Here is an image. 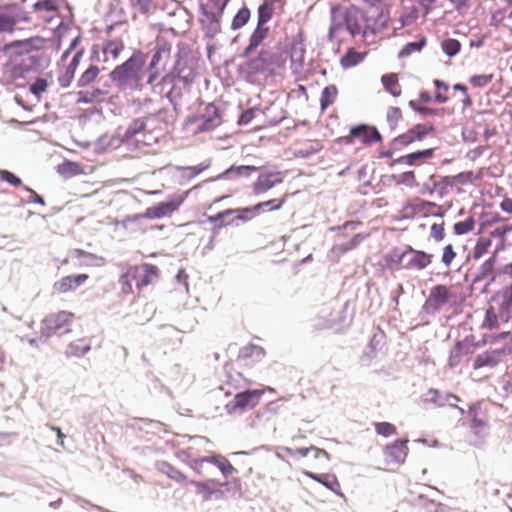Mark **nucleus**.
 <instances>
[{
	"label": "nucleus",
	"instance_id": "obj_12",
	"mask_svg": "<svg viewBox=\"0 0 512 512\" xmlns=\"http://www.w3.org/2000/svg\"><path fill=\"white\" fill-rule=\"evenodd\" d=\"M377 10L376 16H369L366 19V25L363 26L362 36L368 37L369 35H376L381 30L388 27L389 23V11L382 4L380 7L375 8Z\"/></svg>",
	"mask_w": 512,
	"mask_h": 512
},
{
	"label": "nucleus",
	"instance_id": "obj_20",
	"mask_svg": "<svg viewBox=\"0 0 512 512\" xmlns=\"http://www.w3.org/2000/svg\"><path fill=\"white\" fill-rule=\"evenodd\" d=\"M280 173H260L253 184V194L261 195L282 183Z\"/></svg>",
	"mask_w": 512,
	"mask_h": 512
},
{
	"label": "nucleus",
	"instance_id": "obj_64",
	"mask_svg": "<svg viewBox=\"0 0 512 512\" xmlns=\"http://www.w3.org/2000/svg\"><path fill=\"white\" fill-rule=\"evenodd\" d=\"M480 220L481 223L479 233H482L483 230L486 229L487 227H490L495 223L504 221V218L501 217L499 213L482 212L480 215Z\"/></svg>",
	"mask_w": 512,
	"mask_h": 512
},
{
	"label": "nucleus",
	"instance_id": "obj_63",
	"mask_svg": "<svg viewBox=\"0 0 512 512\" xmlns=\"http://www.w3.org/2000/svg\"><path fill=\"white\" fill-rule=\"evenodd\" d=\"M475 227V220L472 216L466 218L464 221L456 222L453 225V232L457 236L465 235L471 232Z\"/></svg>",
	"mask_w": 512,
	"mask_h": 512
},
{
	"label": "nucleus",
	"instance_id": "obj_24",
	"mask_svg": "<svg viewBox=\"0 0 512 512\" xmlns=\"http://www.w3.org/2000/svg\"><path fill=\"white\" fill-rule=\"evenodd\" d=\"M344 7L340 4L332 5L330 8V26L328 30L327 38L330 42L335 39V34L345 27L344 22Z\"/></svg>",
	"mask_w": 512,
	"mask_h": 512
},
{
	"label": "nucleus",
	"instance_id": "obj_17",
	"mask_svg": "<svg viewBox=\"0 0 512 512\" xmlns=\"http://www.w3.org/2000/svg\"><path fill=\"white\" fill-rule=\"evenodd\" d=\"M161 85L163 89H167L165 97L176 110L178 101L182 99L183 92L186 91V88H184L182 82L178 81L174 76H164Z\"/></svg>",
	"mask_w": 512,
	"mask_h": 512
},
{
	"label": "nucleus",
	"instance_id": "obj_61",
	"mask_svg": "<svg viewBox=\"0 0 512 512\" xmlns=\"http://www.w3.org/2000/svg\"><path fill=\"white\" fill-rule=\"evenodd\" d=\"M78 66L79 65L75 64L72 61L69 62L65 69V72L58 77V83L60 87L67 88L71 85Z\"/></svg>",
	"mask_w": 512,
	"mask_h": 512
},
{
	"label": "nucleus",
	"instance_id": "obj_3",
	"mask_svg": "<svg viewBox=\"0 0 512 512\" xmlns=\"http://www.w3.org/2000/svg\"><path fill=\"white\" fill-rule=\"evenodd\" d=\"M190 49L187 44L179 42L177 45V52L175 54V61L173 67L165 76H174V78L181 81L183 87L186 88V91L189 92L191 86L193 85L196 72L194 68L189 65L188 55Z\"/></svg>",
	"mask_w": 512,
	"mask_h": 512
},
{
	"label": "nucleus",
	"instance_id": "obj_18",
	"mask_svg": "<svg viewBox=\"0 0 512 512\" xmlns=\"http://www.w3.org/2000/svg\"><path fill=\"white\" fill-rule=\"evenodd\" d=\"M507 351L508 349L503 347L488 350L476 355L472 365L473 369L478 370L483 367L493 368L497 366L501 362L502 356L507 354Z\"/></svg>",
	"mask_w": 512,
	"mask_h": 512
},
{
	"label": "nucleus",
	"instance_id": "obj_49",
	"mask_svg": "<svg viewBox=\"0 0 512 512\" xmlns=\"http://www.w3.org/2000/svg\"><path fill=\"white\" fill-rule=\"evenodd\" d=\"M492 241L489 238L480 237L477 239L476 244L473 248L472 255H468L465 263L470 261L472 257L475 260L480 259L485 253L488 252V249L491 247Z\"/></svg>",
	"mask_w": 512,
	"mask_h": 512
},
{
	"label": "nucleus",
	"instance_id": "obj_2",
	"mask_svg": "<svg viewBox=\"0 0 512 512\" xmlns=\"http://www.w3.org/2000/svg\"><path fill=\"white\" fill-rule=\"evenodd\" d=\"M145 64V56L141 51H135L122 64L117 65L109 74L111 81L118 87L138 79V74Z\"/></svg>",
	"mask_w": 512,
	"mask_h": 512
},
{
	"label": "nucleus",
	"instance_id": "obj_40",
	"mask_svg": "<svg viewBox=\"0 0 512 512\" xmlns=\"http://www.w3.org/2000/svg\"><path fill=\"white\" fill-rule=\"evenodd\" d=\"M338 88L334 84H330L325 86L322 89L321 97H320V108L321 111H325L329 106H331L337 98Z\"/></svg>",
	"mask_w": 512,
	"mask_h": 512
},
{
	"label": "nucleus",
	"instance_id": "obj_38",
	"mask_svg": "<svg viewBox=\"0 0 512 512\" xmlns=\"http://www.w3.org/2000/svg\"><path fill=\"white\" fill-rule=\"evenodd\" d=\"M233 215L235 217L227 223L228 225L238 226L239 221L246 223L257 217L254 206L233 208Z\"/></svg>",
	"mask_w": 512,
	"mask_h": 512
},
{
	"label": "nucleus",
	"instance_id": "obj_62",
	"mask_svg": "<svg viewBox=\"0 0 512 512\" xmlns=\"http://www.w3.org/2000/svg\"><path fill=\"white\" fill-rule=\"evenodd\" d=\"M81 166L78 162L65 160L58 166V172L63 176H76L81 172Z\"/></svg>",
	"mask_w": 512,
	"mask_h": 512
},
{
	"label": "nucleus",
	"instance_id": "obj_9",
	"mask_svg": "<svg viewBox=\"0 0 512 512\" xmlns=\"http://www.w3.org/2000/svg\"><path fill=\"white\" fill-rule=\"evenodd\" d=\"M343 18L345 29L351 36L362 35L363 28L361 27V23L363 22V24L366 25V19H368L366 11L355 4H351L347 8H344Z\"/></svg>",
	"mask_w": 512,
	"mask_h": 512
},
{
	"label": "nucleus",
	"instance_id": "obj_31",
	"mask_svg": "<svg viewBox=\"0 0 512 512\" xmlns=\"http://www.w3.org/2000/svg\"><path fill=\"white\" fill-rule=\"evenodd\" d=\"M497 263V258L495 256H490L487 258L478 268V272L474 274L471 279L472 284H477L482 280L486 279L490 274L496 270L495 266Z\"/></svg>",
	"mask_w": 512,
	"mask_h": 512
},
{
	"label": "nucleus",
	"instance_id": "obj_50",
	"mask_svg": "<svg viewBox=\"0 0 512 512\" xmlns=\"http://www.w3.org/2000/svg\"><path fill=\"white\" fill-rule=\"evenodd\" d=\"M250 17L251 11L246 5H244L234 15L231 22V29L234 31L241 29L248 23Z\"/></svg>",
	"mask_w": 512,
	"mask_h": 512
},
{
	"label": "nucleus",
	"instance_id": "obj_36",
	"mask_svg": "<svg viewBox=\"0 0 512 512\" xmlns=\"http://www.w3.org/2000/svg\"><path fill=\"white\" fill-rule=\"evenodd\" d=\"M262 113L266 118V123L269 126H276L286 118V111L281 107H276L274 104L266 107Z\"/></svg>",
	"mask_w": 512,
	"mask_h": 512
},
{
	"label": "nucleus",
	"instance_id": "obj_11",
	"mask_svg": "<svg viewBox=\"0 0 512 512\" xmlns=\"http://www.w3.org/2000/svg\"><path fill=\"white\" fill-rule=\"evenodd\" d=\"M434 255L423 250L414 249L412 246H406V262L402 265V269L407 270H423L428 267L433 260Z\"/></svg>",
	"mask_w": 512,
	"mask_h": 512
},
{
	"label": "nucleus",
	"instance_id": "obj_28",
	"mask_svg": "<svg viewBox=\"0 0 512 512\" xmlns=\"http://www.w3.org/2000/svg\"><path fill=\"white\" fill-rule=\"evenodd\" d=\"M468 417L470 418V429L475 433L479 434L480 430L484 428L485 421L481 418L482 410L479 402L472 403L468 406L467 411Z\"/></svg>",
	"mask_w": 512,
	"mask_h": 512
},
{
	"label": "nucleus",
	"instance_id": "obj_54",
	"mask_svg": "<svg viewBox=\"0 0 512 512\" xmlns=\"http://www.w3.org/2000/svg\"><path fill=\"white\" fill-rule=\"evenodd\" d=\"M211 165L210 161L202 162L195 166H176L175 169L177 171H193V174H181V177L184 178L187 182L194 179L197 175L208 169Z\"/></svg>",
	"mask_w": 512,
	"mask_h": 512
},
{
	"label": "nucleus",
	"instance_id": "obj_16",
	"mask_svg": "<svg viewBox=\"0 0 512 512\" xmlns=\"http://www.w3.org/2000/svg\"><path fill=\"white\" fill-rule=\"evenodd\" d=\"M498 299H501L499 316L503 321L508 322L512 318V282L496 291L491 297L493 302Z\"/></svg>",
	"mask_w": 512,
	"mask_h": 512
},
{
	"label": "nucleus",
	"instance_id": "obj_4",
	"mask_svg": "<svg viewBox=\"0 0 512 512\" xmlns=\"http://www.w3.org/2000/svg\"><path fill=\"white\" fill-rule=\"evenodd\" d=\"M263 393V390L260 389H246L236 393L234 398L225 405L227 414L242 415L253 409L260 402Z\"/></svg>",
	"mask_w": 512,
	"mask_h": 512
},
{
	"label": "nucleus",
	"instance_id": "obj_26",
	"mask_svg": "<svg viewBox=\"0 0 512 512\" xmlns=\"http://www.w3.org/2000/svg\"><path fill=\"white\" fill-rule=\"evenodd\" d=\"M147 127V118H135L133 119L125 132L120 135L119 144H127L131 139H133L136 135L142 133L146 130Z\"/></svg>",
	"mask_w": 512,
	"mask_h": 512
},
{
	"label": "nucleus",
	"instance_id": "obj_41",
	"mask_svg": "<svg viewBox=\"0 0 512 512\" xmlns=\"http://www.w3.org/2000/svg\"><path fill=\"white\" fill-rule=\"evenodd\" d=\"M369 129H366L362 136L356 137L362 145L370 146L374 143H380L383 140L381 133L378 128L374 125L367 124Z\"/></svg>",
	"mask_w": 512,
	"mask_h": 512
},
{
	"label": "nucleus",
	"instance_id": "obj_14",
	"mask_svg": "<svg viewBox=\"0 0 512 512\" xmlns=\"http://www.w3.org/2000/svg\"><path fill=\"white\" fill-rule=\"evenodd\" d=\"M273 63L274 54L267 49H261L256 57L246 61L245 67L249 75H258L265 73Z\"/></svg>",
	"mask_w": 512,
	"mask_h": 512
},
{
	"label": "nucleus",
	"instance_id": "obj_21",
	"mask_svg": "<svg viewBox=\"0 0 512 512\" xmlns=\"http://www.w3.org/2000/svg\"><path fill=\"white\" fill-rule=\"evenodd\" d=\"M303 475L306 477L320 483L324 487H326L328 490L332 491L336 495L340 497H344V494L340 490V483L334 474L330 473H314L308 470L303 471Z\"/></svg>",
	"mask_w": 512,
	"mask_h": 512
},
{
	"label": "nucleus",
	"instance_id": "obj_35",
	"mask_svg": "<svg viewBox=\"0 0 512 512\" xmlns=\"http://www.w3.org/2000/svg\"><path fill=\"white\" fill-rule=\"evenodd\" d=\"M207 463L215 465L224 477H228L237 472L232 464L220 454L207 456Z\"/></svg>",
	"mask_w": 512,
	"mask_h": 512
},
{
	"label": "nucleus",
	"instance_id": "obj_53",
	"mask_svg": "<svg viewBox=\"0 0 512 512\" xmlns=\"http://www.w3.org/2000/svg\"><path fill=\"white\" fill-rule=\"evenodd\" d=\"M100 70L96 65H90L78 78L77 87L83 88L95 81Z\"/></svg>",
	"mask_w": 512,
	"mask_h": 512
},
{
	"label": "nucleus",
	"instance_id": "obj_57",
	"mask_svg": "<svg viewBox=\"0 0 512 512\" xmlns=\"http://www.w3.org/2000/svg\"><path fill=\"white\" fill-rule=\"evenodd\" d=\"M390 178L397 185H405L411 188L418 186V183L415 180V172L413 170L405 171L401 174H392Z\"/></svg>",
	"mask_w": 512,
	"mask_h": 512
},
{
	"label": "nucleus",
	"instance_id": "obj_42",
	"mask_svg": "<svg viewBox=\"0 0 512 512\" xmlns=\"http://www.w3.org/2000/svg\"><path fill=\"white\" fill-rule=\"evenodd\" d=\"M404 261H406V248L404 250L394 248L385 255V262L390 269L402 268Z\"/></svg>",
	"mask_w": 512,
	"mask_h": 512
},
{
	"label": "nucleus",
	"instance_id": "obj_22",
	"mask_svg": "<svg viewBox=\"0 0 512 512\" xmlns=\"http://www.w3.org/2000/svg\"><path fill=\"white\" fill-rule=\"evenodd\" d=\"M89 278L88 274H75L62 277L59 281H56L53 285L54 290L59 293H68L75 291L78 287L83 285Z\"/></svg>",
	"mask_w": 512,
	"mask_h": 512
},
{
	"label": "nucleus",
	"instance_id": "obj_23",
	"mask_svg": "<svg viewBox=\"0 0 512 512\" xmlns=\"http://www.w3.org/2000/svg\"><path fill=\"white\" fill-rule=\"evenodd\" d=\"M270 29L268 26L257 25L249 37L248 45L243 49L240 54L241 58H248L250 55L262 44L268 37Z\"/></svg>",
	"mask_w": 512,
	"mask_h": 512
},
{
	"label": "nucleus",
	"instance_id": "obj_15",
	"mask_svg": "<svg viewBox=\"0 0 512 512\" xmlns=\"http://www.w3.org/2000/svg\"><path fill=\"white\" fill-rule=\"evenodd\" d=\"M408 438H398L384 448L387 463L403 464L408 455Z\"/></svg>",
	"mask_w": 512,
	"mask_h": 512
},
{
	"label": "nucleus",
	"instance_id": "obj_32",
	"mask_svg": "<svg viewBox=\"0 0 512 512\" xmlns=\"http://www.w3.org/2000/svg\"><path fill=\"white\" fill-rule=\"evenodd\" d=\"M264 356V348L254 344H249L247 346L242 347L238 353L239 360L251 359L253 362L261 361L264 358Z\"/></svg>",
	"mask_w": 512,
	"mask_h": 512
},
{
	"label": "nucleus",
	"instance_id": "obj_1",
	"mask_svg": "<svg viewBox=\"0 0 512 512\" xmlns=\"http://www.w3.org/2000/svg\"><path fill=\"white\" fill-rule=\"evenodd\" d=\"M199 3V23L205 38L214 39L221 32V20L225 9L231 0H208Z\"/></svg>",
	"mask_w": 512,
	"mask_h": 512
},
{
	"label": "nucleus",
	"instance_id": "obj_37",
	"mask_svg": "<svg viewBox=\"0 0 512 512\" xmlns=\"http://www.w3.org/2000/svg\"><path fill=\"white\" fill-rule=\"evenodd\" d=\"M274 14V0H263L257 9V25L266 26Z\"/></svg>",
	"mask_w": 512,
	"mask_h": 512
},
{
	"label": "nucleus",
	"instance_id": "obj_19",
	"mask_svg": "<svg viewBox=\"0 0 512 512\" xmlns=\"http://www.w3.org/2000/svg\"><path fill=\"white\" fill-rule=\"evenodd\" d=\"M259 170V167L253 165H232L227 168L224 172L220 173L215 177H210L204 181V183H212L222 179H234L237 177H249L253 172Z\"/></svg>",
	"mask_w": 512,
	"mask_h": 512
},
{
	"label": "nucleus",
	"instance_id": "obj_58",
	"mask_svg": "<svg viewBox=\"0 0 512 512\" xmlns=\"http://www.w3.org/2000/svg\"><path fill=\"white\" fill-rule=\"evenodd\" d=\"M419 17V11L415 6L410 7L405 12H403L399 17L400 25L394 28V31H397L403 27L411 25L415 22ZM396 34V32H394Z\"/></svg>",
	"mask_w": 512,
	"mask_h": 512
},
{
	"label": "nucleus",
	"instance_id": "obj_56",
	"mask_svg": "<svg viewBox=\"0 0 512 512\" xmlns=\"http://www.w3.org/2000/svg\"><path fill=\"white\" fill-rule=\"evenodd\" d=\"M363 60L361 53L354 49H348L340 59V64L344 69L358 65Z\"/></svg>",
	"mask_w": 512,
	"mask_h": 512
},
{
	"label": "nucleus",
	"instance_id": "obj_48",
	"mask_svg": "<svg viewBox=\"0 0 512 512\" xmlns=\"http://www.w3.org/2000/svg\"><path fill=\"white\" fill-rule=\"evenodd\" d=\"M120 135L118 136H110L108 134L101 135L94 142V150L101 154L104 153L109 147L114 146V143L117 142L116 147L120 146L119 144Z\"/></svg>",
	"mask_w": 512,
	"mask_h": 512
},
{
	"label": "nucleus",
	"instance_id": "obj_30",
	"mask_svg": "<svg viewBox=\"0 0 512 512\" xmlns=\"http://www.w3.org/2000/svg\"><path fill=\"white\" fill-rule=\"evenodd\" d=\"M419 197H414L412 200L406 201L400 212V215L396 218L397 221L412 220L418 213L423 210V207L417 201Z\"/></svg>",
	"mask_w": 512,
	"mask_h": 512
},
{
	"label": "nucleus",
	"instance_id": "obj_29",
	"mask_svg": "<svg viewBox=\"0 0 512 512\" xmlns=\"http://www.w3.org/2000/svg\"><path fill=\"white\" fill-rule=\"evenodd\" d=\"M299 39H295L291 45L290 59L292 65H298L300 68L303 67L305 60V44L303 42L302 34H298Z\"/></svg>",
	"mask_w": 512,
	"mask_h": 512
},
{
	"label": "nucleus",
	"instance_id": "obj_10",
	"mask_svg": "<svg viewBox=\"0 0 512 512\" xmlns=\"http://www.w3.org/2000/svg\"><path fill=\"white\" fill-rule=\"evenodd\" d=\"M71 313L61 311L58 314H50L41 321L39 340L44 343L57 331L65 328Z\"/></svg>",
	"mask_w": 512,
	"mask_h": 512
},
{
	"label": "nucleus",
	"instance_id": "obj_45",
	"mask_svg": "<svg viewBox=\"0 0 512 512\" xmlns=\"http://www.w3.org/2000/svg\"><path fill=\"white\" fill-rule=\"evenodd\" d=\"M288 197V194H284L281 199H270L264 202H259L254 206V210L256 211L257 216L264 211L265 209H268L269 211H277L282 208L284 203L286 202V199Z\"/></svg>",
	"mask_w": 512,
	"mask_h": 512
},
{
	"label": "nucleus",
	"instance_id": "obj_7",
	"mask_svg": "<svg viewBox=\"0 0 512 512\" xmlns=\"http://www.w3.org/2000/svg\"><path fill=\"white\" fill-rule=\"evenodd\" d=\"M19 62L13 63L9 69L12 79H24L31 71H38L46 64V58L40 54L21 56Z\"/></svg>",
	"mask_w": 512,
	"mask_h": 512
},
{
	"label": "nucleus",
	"instance_id": "obj_52",
	"mask_svg": "<svg viewBox=\"0 0 512 512\" xmlns=\"http://www.w3.org/2000/svg\"><path fill=\"white\" fill-rule=\"evenodd\" d=\"M381 82L384 89L389 92L392 96L398 97L401 95V90L397 88L398 78L394 73H387L382 75Z\"/></svg>",
	"mask_w": 512,
	"mask_h": 512
},
{
	"label": "nucleus",
	"instance_id": "obj_60",
	"mask_svg": "<svg viewBox=\"0 0 512 512\" xmlns=\"http://www.w3.org/2000/svg\"><path fill=\"white\" fill-rule=\"evenodd\" d=\"M441 49L448 57L456 56L461 50V43L455 38H446L441 42Z\"/></svg>",
	"mask_w": 512,
	"mask_h": 512
},
{
	"label": "nucleus",
	"instance_id": "obj_6",
	"mask_svg": "<svg viewBox=\"0 0 512 512\" xmlns=\"http://www.w3.org/2000/svg\"><path fill=\"white\" fill-rule=\"evenodd\" d=\"M190 122H198L196 133L210 132L222 124L221 112L214 103H209L199 115L190 117Z\"/></svg>",
	"mask_w": 512,
	"mask_h": 512
},
{
	"label": "nucleus",
	"instance_id": "obj_33",
	"mask_svg": "<svg viewBox=\"0 0 512 512\" xmlns=\"http://www.w3.org/2000/svg\"><path fill=\"white\" fill-rule=\"evenodd\" d=\"M322 149V145L318 140H308L301 143L298 148L294 150V156L297 158L307 159Z\"/></svg>",
	"mask_w": 512,
	"mask_h": 512
},
{
	"label": "nucleus",
	"instance_id": "obj_44",
	"mask_svg": "<svg viewBox=\"0 0 512 512\" xmlns=\"http://www.w3.org/2000/svg\"><path fill=\"white\" fill-rule=\"evenodd\" d=\"M107 94L105 90L94 88L93 90H80L76 93V104H91L100 96Z\"/></svg>",
	"mask_w": 512,
	"mask_h": 512
},
{
	"label": "nucleus",
	"instance_id": "obj_13",
	"mask_svg": "<svg viewBox=\"0 0 512 512\" xmlns=\"http://www.w3.org/2000/svg\"><path fill=\"white\" fill-rule=\"evenodd\" d=\"M183 201V197H174L167 201L159 202L154 206L148 207L144 212V216L147 219H160L169 216L179 209Z\"/></svg>",
	"mask_w": 512,
	"mask_h": 512
},
{
	"label": "nucleus",
	"instance_id": "obj_51",
	"mask_svg": "<svg viewBox=\"0 0 512 512\" xmlns=\"http://www.w3.org/2000/svg\"><path fill=\"white\" fill-rule=\"evenodd\" d=\"M436 148H427L423 150H417L407 154L409 166H417L421 162L431 159L434 156Z\"/></svg>",
	"mask_w": 512,
	"mask_h": 512
},
{
	"label": "nucleus",
	"instance_id": "obj_59",
	"mask_svg": "<svg viewBox=\"0 0 512 512\" xmlns=\"http://www.w3.org/2000/svg\"><path fill=\"white\" fill-rule=\"evenodd\" d=\"M18 22L17 16L0 11V33H12Z\"/></svg>",
	"mask_w": 512,
	"mask_h": 512
},
{
	"label": "nucleus",
	"instance_id": "obj_8",
	"mask_svg": "<svg viewBox=\"0 0 512 512\" xmlns=\"http://www.w3.org/2000/svg\"><path fill=\"white\" fill-rule=\"evenodd\" d=\"M473 341L474 336L471 334L467 335L463 340H457L455 342L448 358L449 368L453 369L457 367L461 363L463 357L472 354L475 351V349L486 344V340H482L477 343H473Z\"/></svg>",
	"mask_w": 512,
	"mask_h": 512
},
{
	"label": "nucleus",
	"instance_id": "obj_27",
	"mask_svg": "<svg viewBox=\"0 0 512 512\" xmlns=\"http://www.w3.org/2000/svg\"><path fill=\"white\" fill-rule=\"evenodd\" d=\"M155 467L160 473L165 474L168 478L176 481L177 483L188 484L189 482L186 475L167 461H157L155 463Z\"/></svg>",
	"mask_w": 512,
	"mask_h": 512
},
{
	"label": "nucleus",
	"instance_id": "obj_47",
	"mask_svg": "<svg viewBox=\"0 0 512 512\" xmlns=\"http://www.w3.org/2000/svg\"><path fill=\"white\" fill-rule=\"evenodd\" d=\"M366 129H369V127L367 126L366 123H360V124L351 126L349 129V134L346 136L339 137L337 139V142L339 144H343V145H351V144H353L356 137L362 136L363 132Z\"/></svg>",
	"mask_w": 512,
	"mask_h": 512
},
{
	"label": "nucleus",
	"instance_id": "obj_43",
	"mask_svg": "<svg viewBox=\"0 0 512 512\" xmlns=\"http://www.w3.org/2000/svg\"><path fill=\"white\" fill-rule=\"evenodd\" d=\"M427 45L425 36L419 37L416 41L406 43L398 53V58L409 57L415 52H420Z\"/></svg>",
	"mask_w": 512,
	"mask_h": 512
},
{
	"label": "nucleus",
	"instance_id": "obj_25",
	"mask_svg": "<svg viewBox=\"0 0 512 512\" xmlns=\"http://www.w3.org/2000/svg\"><path fill=\"white\" fill-rule=\"evenodd\" d=\"M171 49L172 45L170 42L164 38L157 39L148 70L155 69L163 60H167L170 57Z\"/></svg>",
	"mask_w": 512,
	"mask_h": 512
},
{
	"label": "nucleus",
	"instance_id": "obj_39",
	"mask_svg": "<svg viewBox=\"0 0 512 512\" xmlns=\"http://www.w3.org/2000/svg\"><path fill=\"white\" fill-rule=\"evenodd\" d=\"M414 142L421 141L429 134H433L436 131V127L433 123H418L408 129Z\"/></svg>",
	"mask_w": 512,
	"mask_h": 512
},
{
	"label": "nucleus",
	"instance_id": "obj_34",
	"mask_svg": "<svg viewBox=\"0 0 512 512\" xmlns=\"http://www.w3.org/2000/svg\"><path fill=\"white\" fill-rule=\"evenodd\" d=\"M219 484V481L216 479H208L205 481H196L189 480L187 485H192L195 487L196 494L200 495L204 501L211 500V492L213 485Z\"/></svg>",
	"mask_w": 512,
	"mask_h": 512
},
{
	"label": "nucleus",
	"instance_id": "obj_5",
	"mask_svg": "<svg viewBox=\"0 0 512 512\" xmlns=\"http://www.w3.org/2000/svg\"><path fill=\"white\" fill-rule=\"evenodd\" d=\"M452 297L453 295L446 285L437 284L430 289L429 295L422 306V311L427 315L434 316L440 312L444 305L450 303Z\"/></svg>",
	"mask_w": 512,
	"mask_h": 512
},
{
	"label": "nucleus",
	"instance_id": "obj_55",
	"mask_svg": "<svg viewBox=\"0 0 512 512\" xmlns=\"http://www.w3.org/2000/svg\"><path fill=\"white\" fill-rule=\"evenodd\" d=\"M25 40H32L28 46H21V50L14 52L15 56H26L31 55L33 50H40L45 42V39L41 36H34L26 38Z\"/></svg>",
	"mask_w": 512,
	"mask_h": 512
},
{
	"label": "nucleus",
	"instance_id": "obj_46",
	"mask_svg": "<svg viewBox=\"0 0 512 512\" xmlns=\"http://www.w3.org/2000/svg\"><path fill=\"white\" fill-rule=\"evenodd\" d=\"M91 350V346L88 343H85L84 339H78L76 341L71 342L68 345L66 354L67 356L74 357H83Z\"/></svg>",
	"mask_w": 512,
	"mask_h": 512
}]
</instances>
